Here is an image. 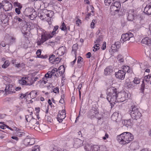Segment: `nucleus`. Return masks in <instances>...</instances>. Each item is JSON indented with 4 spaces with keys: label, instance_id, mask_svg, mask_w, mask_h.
<instances>
[{
    "label": "nucleus",
    "instance_id": "1",
    "mask_svg": "<svg viewBox=\"0 0 151 151\" xmlns=\"http://www.w3.org/2000/svg\"><path fill=\"white\" fill-rule=\"evenodd\" d=\"M107 99L111 105V107H113L117 101V90L116 88L111 86L108 88L107 92Z\"/></svg>",
    "mask_w": 151,
    "mask_h": 151
},
{
    "label": "nucleus",
    "instance_id": "2",
    "mask_svg": "<svg viewBox=\"0 0 151 151\" xmlns=\"http://www.w3.org/2000/svg\"><path fill=\"white\" fill-rule=\"evenodd\" d=\"M117 139L119 142H121V144L124 145L132 141L134 139V136L130 133L126 132L117 136Z\"/></svg>",
    "mask_w": 151,
    "mask_h": 151
},
{
    "label": "nucleus",
    "instance_id": "3",
    "mask_svg": "<svg viewBox=\"0 0 151 151\" xmlns=\"http://www.w3.org/2000/svg\"><path fill=\"white\" fill-rule=\"evenodd\" d=\"M129 112L133 119L137 120L139 119L142 116L139 109L136 106H132V108L129 111Z\"/></svg>",
    "mask_w": 151,
    "mask_h": 151
},
{
    "label": "nucleus",
    "instance_id": "4",
    "mask_svg": "<svg viewBox=\"0 0 151 151\" xmlns=\"http://www.w3.org/2000/svg\"><path fill=\"white\" fill-rule=\"evenodd\" d=\"M121 7L120 3L117 1H116L115 2H113L110 6V11L111 13H116V12H118L120 10Z\"/></svg>",
    "mask_w": 151,
    "mask_h": 151
},
{
    "label": "nucleus",
    "instance_id": "5",
    "mask_svg": "<svg viewBox=\"0 0 151 151\" xmlns=\"http://www.w3.org/2000/svg\"><path fill=\"white\" fill-rule=\"evenodd\" d=\"M118 102H122L128 99V94L125 92H119L117 91Z\"/></svg>",
    "mask_w": 151,
    "mask_h": 151
},
{
    "label": "nucleus",
    "instance_id": "6",
    "mask_svg": "<svg viewBox=\"0 0 151 151\" xmlns=\"http://www.w3.org/2000/svg\"><path fill=\"white\" fill-rule=\"evenodd\" d=\"M99 114L98 108L96 106H93L88 113V116L90 117H96V115Z\"/></svg>",
    "mask_w": 151,
    "mask_h": 151
},
{
    "label": "nucleus",
    "instance_id": "7",
    "mask_svg": "<svg viewBox=\"0 0 151 151\" xmlns=\"http://www.w3.org/2000/svg\"><path fill=\"white\" fill-rule=\"evenodd\" d=\"M151 77V76L150 75H148L147 76H145L144 77V80H143L142 81V83L141 85V88H140V91L142 93H143L145 89V84L144 82V81H145L146 82H147V83H149L150 81V78Z\"/></svg>",
    "mask_w": 151,
    "mask_h": 151
},
{
    "label": "nucleus",
    "instance_id": "8",
    "mask_svg": "<svg viewBox=\"0 0 151 151\" xmlns=\"http://www.w3.org/2000/svg\"><path fill=\"white\" fill-rule=\"evenodd\" d=\"M4 9L5 11H8L11 10L12 8V5L11 3L7 1H4L3 3Z\"/></svg>",
    "mask_w": 151,
    "mask_h": 151
},
{
    "label": "nucleus",
    "instance_id": "9",
    "mask_svg": "<svg viewBox=\"0 0 151 151\" xmlns=\"http://www.w3.org/2000/svg\"><path fill=\"white\" fill-rule=\"evenodd\" d=\"M14 90V88L12 85L10 84L6 85L5 91L6 93L11 94L15 93V91Z\"/></svg>",
    "mask_w": 151,
    "mask_h": 151
},
{
    "label": "nucleus",
    "instance_id": "10",
    "mask_svg": "<svg viewBox=\"0 0 151 151\" xmlns=\"http://www.w3.org/2000/svg\"><path fill=\"white\" fill-rule=\"evenodd\" d=\"M125 73L123 70H120L117 72L116 73L115 75L116 78L120 79H123L125 77Z\"/></svg>",
    "mask_w": 151,
    "mask_h": 151
},
{
    "label": "nucleus",
    "instance_id": "11",
    "mask_svg": "<svg viewBox=\"0 0 151 151\" xmlns=\"http://www.w3.org/2000/svg\"><path fill=\"white\" fill-rule=\"evenodd\" d=\"M52 37V36L50 34L44 33L41 35V40L42 42H44L48 39Z\"/></svg>",
    "mask_w": 151,
    "mask_h": 151
},
{
    "label": "nucleus",
    "instance_id": "12",
    "mask_svg": "<svg viewBox=\"0 0 151 151\" xmlns=\"http://www.w3.org/2000/svg\"><path fill=\"white\" fill-rule=\"evenodd\" d=\"M103 41V36L102 35L99 36L97 38L96 41H94V43L95 44L94 45L93 47H98L99 46L102 42Z\"/></svg>",
    "mask_w": 151,
    "mask_h": 151
},
{
    "label": "nucleus",
    "instance_id": "13",
    "mask_svg": "<svg viewBox=\"0 0 151 151\" xmlns=\"http://www.w3.org/2000/svg\"><path fill=\"white\" fill-rule=\"evenodd\" d=\"M134 17V11L133 9L130 10L128 13L127 19L129 21H132Z\"/></svg>",
    "mask_w": 151,
    "mask_h": 151
},
{
    "label": "nucleus",
    "instance_id": "14",
    "mask_svg": "<svg viewBox=\"0 0 151 151\" xmlns=\"http://www.w3.org/2000/svg\"><path fill=\"white\" fill-rule=\"evenodd\" d=\"M83 141L78 138H76L74 140V147L76 148H78L82 145Z\"/></svg>",
    "mask_w": 151,
    "mask_h": 151
},
{
    "label": "nucleus",
    "instance_id": "15",
    "mask_svg": "<svg viewBox=\"0 0 151 151\" xmlns=\"http://www.w3.org/2000/svg\"><path fill=\"white\" fill-rule=\"evenodd\" d=\"M123 124L127 127H131L133 125V120L132 119H129L128 120H125Z\"/></svg>",
    "mask_w": 151,
    "mask_h": 151
},
{
    "label": "nucleus",
    "instance_id": "16",
    "mask_svg": "<svg viewBox=\"0 0 151 151\" xmlns=\"http://www.w3.org/2000/svg\"><path fill=\"white\" fill-rule=\"evenodd\" d=\"M31 122L32 123H35V124H33L32 127H33L35 130L38 131H40V126L38 122L35 119H33L32 120Z\"/></svg>",
    "mask_w": 151,
    "mask_h": 151
},
{
    "label": "nucleus",
    "instance_id": "17",
    "mask_svg": "<svg viewBox=\"0 0 151 151\" xmlns=\"http://www.w3.org/2000/svg\"><path fill=\"white\" fill-rule=\"evenodd\" d=\"M65 49L64 47H60L58 49L55 51V52L56 53L58 57L61 56L64 54Z\"/></svg>",
    "mask_w": 151,
    "mask_h": 151
},
{
    "label": "nucleus",
    "instance_id": "18",
    "mask_svg": "<svg viewBox=\"0 0 151 151\" xmlns=\"http://www.w3.org/2000/svg\"><path fill=\"white\" fill-rule=\"evenodd\" d=\"M142 43L149 46H151V40L148 37H145L142 39Z\"/></svg>",
    "mask_w": 151,
    "mask_h": 151
},
{
    "label": "nucleus",
    "instance_id": "19",
    "mask_svg": "<svg viewBox=\"0 0 151 151\" xmlns=\"http://www.w3.org/2000/svg\"><path fill=\"white\" fill-rule=\"evenodd\" d=\"M144 12L147 15H151V5L149 4L146 5L145 8Z\"/></svg>",
    "mask_w": 151,
    "mask_h": 151
},
{
    "label": "nucleus",
    "instance_id": "20",
    "mask_svg": "<svg viewBox=\"0 0 151 151\" xmlns=\"http://www.w3.org/2000/svg\"><path fill=\"white\" fill-rule=\"evenodd\" d=\"M49 127L47 125L44 124H42L40 126V131L44 132H47L49 131Z\"/></svg>",
    "mask_w": 151,
    "mask_h": 151
},
{
    "label": "nucleus",
    "instance_id": "21",
    "mask_svg": "<svg viewBox=\"0 0 151 151\" xmlns=\"http://www.w3.org/2000/svg\"><path fill=\"white\" fill-rule=\"evenodd\" d=\"M129 36H128V33H126L123 34L122 35L121 38L120 39L121 42H123V43L127 40H129Z\"/></svg>",
    "mask_w": 151,
    "mask_h": 151
},
{
    "label": "nucleus",
    "instance_id": "22",
    "mask_svg": "<svg viewBox=\"0 0 151 151\" xmlns=\"http://www.w3.org/2000/svg\"><path fill=\"white\" fill-rule=\"evenodd\" d=\"M113 72V69L111 67L109 66L106 68L104 70V74L105 75H109Z\"/></svg>",
    "mask_w": 151,
    "mask_h": 151
},
{
    "label": "nucleus",
    "instance_id": "23",
    "mask_svg": "<svg viewBox=\"0 0 151 151\" xmlns=\"http://www.w3.org/2000/svg\"><path fill=\"white\" fill-rule=\"evenodd\" d=\"M66 117L65 114H61L60 112V114H58L57 116V120L59 123L61 122Z\"/></svg>",
    "mask_w": 151,
    "mask_h": 151
},
{
    "label": "nucleus",
    "instance_id": "24",
    "mask_svg": "<svg viewBox=\"0 0 151 151\" xmlns=\"http://www.w3.org/2000/svg\"><path fill=\"white\" fill-rule=\"evenodd\" d=\"M27 16H29L30 19L31 20H33L37 16L36 13L35 11H34V12L31 13V14H27Z\"/></svg>",
    "mask_w": 151,
    "mask_h": 151
},
{
    "label": "nucleus",
    "instance_id": "25",
    "mask_svg": "<svg viewBox=\"0 0 151 151\" xmlns=\"http://www.w3.org/2000/svg\"><path fill=\"white\" fill-rule=\"evenodd\" d=\"M78 66L79 68H81L83 63V59L82 57L80 56H78Z\"/></svg>",
    "mask_w": 151,
    "mask_h": 151
},
{
    "label": "nucleus",
    "instance_id": "26",
    "mask_svg": "<svg viewBox=\"0 0 151 151\" xmlns=\"http://www.w3.org/2000/svg\"><path fill=\"white\" fill-rule=\"evenodd\" d=\"M118 116V113L115 112L111 116V119L114 121L117 122Z\"/></svg>",
    "mask_w": 151,
    "mask_h": 151
},
{
    "label": "nucleus",
    "instance_id": "27",
    "mask_svg": "<svg viewBox=\"0 0 151 151\" xmlns=\"http://www.w3.org/2000/svg\"><path fill=\"white\" fill-rule=\"evenodd\" d=\"M92 145L88 144L84 145V148L86 151H91Z\"/></svg>",
    "mask_w": 151,
    "mask_h": 151
},
{
    "label": "nucleus",
    "instance_id": "28",
    "mask_svg": "<svg viewBox=\"0 0 151 151\" xmlns=\"http://www.w3.org/2000/svg\"><path fill=\"white\" fill-rule=\"evenodd\" d=\"M125 85L126 87H127L128 88H132L134 87L132 83L131 82H126Z\"/></svg>",
    "mask_w": 151,
    "mask_h": 151
},
{
    "label": "nucleus",
    "instance_id": "29",
    "mask_svg": "<svg viewBox=\"0 0 151 151\" xmlns=\"http://www.w3.org/2000/svg\"><path fill=\"white\" fill-rule=\"evenodd\" d=\"M58 28L59 26L58 25H56L54 27L53 31L50 34L52 36V37L56 34V32L58 29Z\"/></svg>",
    "mask_w": 151,
    "mask_h": 151
},
{
    "label": "nucleus",
    "instance_id": "30",
    "mask_svg": "<svg viewBox=\"0 0 151 151\" xmlns=\"http://www.w3.org/2000/svg\"><path fill=\"white\" fill-rule=\"evenodd\" d=\"M55 57V55L53 54L50 55L49 58V60L50 62L51 63H54V61Z\"/></svg>",
    "mask_w": 151,
    "mask_h": 151
},
{
    "label": "nucleus",
    "instance_id": "31",
    "mask_svg": "<svg viewBox=\"0 0 151 151\" xmlns=\"http://www.w3.org/2000/svg\"><path fill=\"white\" fill-rule=\"evenodd\" d=\"M100 150V147L98 145H92L91 151H98Z\"/></svg>",
    "mask_w": 151,
    "mask_h": 151
},
{
    "label": "nucleus",
    "instance_id": "32",
    "mask_svg": "<svg viewBox=\"0 0 151 151\" xmlns=\"http://www.w3.org/2000/svg\"><path fill=\"white\" fill-rule=\"evenodd\" d=\"M60 28L62 31H65L67 30V28L66 27L65 24L63 22L62 23L61 25L60 26Z\"/></svg>",
    "mask_w": 151,
    "mask_h": 151
},
{
    "label": "nucleus",
    "instance_id": "33",
    "mask_svg": "<svg viewBox=\"0 0 151 151\" xmlns=\"http://www.w3.org/2000/svg\"><path fill=\"white\" fill-rule=\"evenodd\" d=\"M37 94V92L35 91H32L29 94L30 96H32V97L31 96V98L32 99H33L35 97H36V95Z\"/></svg>",
    "mask_w": 151,
    "mask_h": 151
},
{
    "label": "nucleus",
    "instance_id": "34",
    "mask_svg": "<svg viewBox=\"0 0 151 151\" xmlns=\"http://www.w3.org/2000/svg\"><path fill=\"white\" fill-rule=\"evenodd\" d=\"M35 10L31 8H27L25 10V13L27 15V14H31V13H32Z\"/></svg>",
    "mask_w": 151,
    "mask_h": 151
},
{
    "label": "nucleus",
    "instance_id": "35",
    "mask_svg": "<svg viewBox=\"0 0 151 151\" xmlns=\"http://www.w3.org/2000/svg\"><path fill=\"white\" fill-rule=\"evenodd\" d=\"M48 151H60L58 150H57L56 148H55L54 146H50L49 149ZM63 151H68L66 150H64Z\"/></svg>",
    "mask_w": 151,
    "mask_h": 151
},
{
    "label": "nucleus",
    "instance_id": "36",
    "mask_svg": "<svg viewBox=\"0 0 151 151\" xmlns=\"http://www.w3.org/2000/svg\"><path fill=\"white\" fill-rule=\"evenodd\" d=\"M13 14L12 12L10 13H7L6 14V19H12V15Z\"/></svg>",
    "mask_w": 151,
    "mask_h": 151
},
{
    "label": "nucleus",
    "instance_id": "37",
    "mask_svg": "<svg viewBox=\"0 0 151 151\" xmlns=\"http://www.w3.org/2000/svg\"><path fill=\"white\" fill-rule=\"evenodd\" d=\"M9 65L8 60H6L2 66V67L4 68H6Z\"/></svg>",
    "mask_w": 151,
    "mask_h": 151
},
{
    "label": "nucleus",
    "instance_id": "38",
    "mask_svg": "<svg viewBox=\"0 0 151 151\" xmlns=\"http://www.w3.org/2000/svg\"><path fill=\"white\" fill-rule=\"evenodd\" d=\"M120 45V42L119 41H117L115 42L114 44L112 45L111 47H114V46H115L117 48H119Z\"/></svg>",
    "mask_w": 151,
    "mask_h": 151
},
{
    "label": "nucleus",
    "instance_id": "39",
    "mask_svg": "<svg viewBox=\"0 0 151 151\" xmlns=\"http://www.w3.org/2000/svg\"><path fill=\"white\" fill-rule=\"evenodd\" d=\"M14 6L15 7H17V8L22 9V5L18 2H15L14 3Z\"/></svg>",
    "mask_w": 151,
    "mask_h": 151
},
{
    "label": "nucleus",
    "instance_id": "40",
    "mask_svg": "<svg viewBox=\"0 0 151 151\" xmlns=\"http://www.w3.org/2000/svg\"><path fill=\"white\" fill-rule=\"evenodd\" d=\"M30 140L29 138H27L24 139L23 142V144L26 145H29Z\"/></svg>",
    "mask_w": 151,
    "mask_h": 151
},
{
    "label": "nucleus",
    "instance_id": "41",
    "mask_svg": "<svg viewBox=\"0 0 151 151\" xmlns=\"http://www.w3.org/2000/svg\"><path fill=\"white\" fill-rule=\"evenodd\" d=\"M122 69H123V71L125 72L129 73V67L128 66H124L122 67Z\"/></svg>",
    "mask_w": 151,
    "mask_h": 151
},
{
    "label": "nucleus",
    "instance_id": "42",
    "mask_svg": "<svg viewBox=\"0 0 151 151\" xmlns=\"http://www.w3.org/2000/svg\"><path fill=\"white\" fill-rule=\"evenodd\" d=\"M134 83L137 84L140 82V79L138 78H135L133 81Z\"/></svg>",
    "mask_w": 151,
    "mask_h": 151
},
{
    "label": "nucleus",
    "instance_id": "43",
    "mask_svg": "<svg viewBox=\"0 0 151 151\" xmlns=\"http://www.w3.org/2000/svg\"><path fill=\"white\" fill-rule=\"evenodd\" d=\"M56 57L55 59L54 63H58L60 62L61 59L57 55H56Z\"/></svg>",
    "mask_w": 151,
    "mask_h": 151
},
{
    "label": "nucleus",
    "instance_id": "44",
    "mask_svg": "<svg viewBox=\"0 0 151 151\" xmlns=\"http://www.w3.org/2000/svg\"><path fill=\"white\" fill-rule=\"evenodd\" d=\"M55 72H58V69L56 68H54L51 71H50V73L52 75H54V74L55 73Z\"/></svg>",
    "mask_w": 151,
    "mask_h": 151
},
{
    "label": "nucleus",
    "instance_id": "45",
    "mask_svg": "<svg viewBox=\"0 0 151 151\" xmlns=\"http://www.w3.org/2000/svg\"><path fill=\"white\" fill-rule=\"evenodd\" d=\"M52 75L51 73H50V71H49L46 74H45V76L46 78H51L52 77Z\"/></svg>",
    "mask_w": 151,
    "mask_h": 151
},
{
    "label": "nucleus",
    "instance_id": "46",
    "mask_svg": "<svg viewBox=\"0 0 151 151\" xmlns=\"http://www.w3.org/2000/svg\"><path fill=\"white\" fill-rule=\"evenodd\" d=\"M58 70H61V72H64L65 71L64 66L63 65H61L60 66L58 69Z\"/></svg>",
    "mask_w": 151,
    "mask_h": 151
},
{
    "label": "nucleus",
    "instance_id": "47",
    "mask_svg": "<svg viewBox=\"0 0 151 151\" xmlns=\"http://www.w3.org/2000/svg\"><path fill=\"white\" fill-rule=\"evenodd\" d=\"M29 140H30L29 145H32L35 143V139L33 138H29Z\"/></svg>",
    "mask_w": 151,
    "mask_h": 151
},
{
    "label": "nucleus",
    "instance_id": "48",
    "mask_svg": "<svg viewBox=\"0 0 151 151\" xmlns=\"http://www.w3.org/2000/svg\"><path fill=\"white\" fill-rule=\"evenodd\" d=\"M19 83L23 85H27L28 83L25 80H21L19 81Z\"/></svg>",
    "mask_w": 151,
    "mask_h": 151
},
{
    "label": "nucleus",
    "instance_id": "49",
    "mask_svg": "<svg viewBox=\"0 0 151 151\" xmlns=\"http://www.w3.org/2000/svg\"><path fill=\"white\" fill-rule=\"evenodd\" d=\"M41 53V50L40 49L38 50L36 52L37 57L38 58H40Z\"/></svg>",
    "mask_w": 151,
    "mask_h": 151
},
{
    "label": "nucleus",
    "instance_id": "50",
    "mask_svg": "<svg viewBox=\"0 0 151 151\" xmlns=\"http://www.w3.org/2000/svg\"><path fill=\"white\" fill-rule=\"evenodd\" d=\"M33 151H40L39 147L38 146H35L32 149Z\"/></svg>",
    "mask_w": 151,
    "mask_h": 151
},
{
    "label": "nucleus",
    "instance_id": "51",
    "mask_svg": "<svg viewBox=\"0 0 151 151\" xmlns=\"http://www.w3.org/2000/svg\"><path fill=\"white\" fill-rule=\"evenodd\" d=\"M17 134L18 136L19 137H21L22 136H24L25 134V133L24 132H17Z\"/></svg>",
    "mask_w": 151,
    "mask_h": 151
},
{
    "label": "nucleus",
    "instance_id": "52",
    "mask_svg": "<svg viewBox=\"0 0 151 151\" xmlns=\"http://www.w3.org/2000/svg\"><path fill=\"white\" fill-rule=\"evenodd\" d=\"M99 151H106V148L104 146H102L100 147V150H99Z\"/></svg>",
    "mask_w": 151,
    "mask_h": 151
},
{
    "label": "nucleus",
    "instance_id": "53",
    "mask_svg": "<svg viewBox=\"0 0 151 151\" xmlns=\"http://www.w3.org/2000/svg\"><path fill=\"white\" fill-rule=\"evenodd\" d=\"M104 2L106 5H109L112 3L110 0H105Z\"/></svg>",
    "mask_w": 151,
    "mask_h": 151
},
{
    "label": "nucleus",
    "instance_id": "54",
    "mask_svg": "<svg viewBox=\"0 0 151 151\" xmlns=\"http://www.w3.org/2000/svg\"><path fill=\"white\" fill-rule=\"evenodd\" d=\"M78 44H74L72 47L73 49L76 50L78 48Z\"/></svg>",
    "mask_w": 151,
    "mask_h": 151
},
{
    "label": "nucleus",
    "instance_id": "55",
    "mask_svg": "<svg viewBox=\"0 0 151 151\" xmlns=\"http://www.w3.org/2000/svg\"><path fill=\"white\" fill-rule=\"evenodd\" d=\"M46 119H47V120L48 122H51L52 121V119L50 116H46Z\"/></svg>",
    "mask_w": 151,
    "mask_h": 151
},
{
    "label": "nucleus",
    "instance_id": "56",
    "mask_svg": "<svg viewBox=\"0 0 151 151\" xmlns=\"http://www.w3.org/2000/svg\"><path fill=\"white\" fill-rule=\"evenodd\" d=\"M96 21L95 20L93 19L92 20V22H91V28H94L95 26V23L94 22Z\"/></svg>",
    "mask_w": 151,
    "mask_h": 151
},
{
    "label": "nucleus",
    "instance_id": "57",
    "mask_svg": "<svg viewBox=\"0 0 151 151\" xmlns=\"http://www.w3.org/2000/svg\"><path fill=\"white\" fill-rule=\"evenodd\" d=\"M19 9L18 8H16L15 9V11L18 14H20L21 12H20V9Z\"/></svg>",
    "mask_w": 151,
    "mask_h": 151
},
{
    "label": "nucleus",
    "instance_id": "58",
    "mask_svg": "<svg viewBox=\"0 0 151 151\" xmlns=\"http://www.w3.org/2000/svg\"><path fill=\"white\" fill-rule=\"evenodd\" d=\"M106 42H104L103 43V44L102 45V46L101 47V49L103 50H104L106 49Z\"/></svg>",
    "mask_w": 151,
    "mask_h": 151
},
{
    "label": "nucleus",
    "instance_id": "59",
    "mask_svg": "<svg viewBox=\"0 0 151 151\" xmlns=\"http://www.w3.org/2000/svg\"><path fill=\"white\" fill-rule=\"evenodd\" d=\"M47 78H46L45 76L44 77L42 78V82H44V84H46V83L48 81Z\"/></svg>",
    "mask_w": 151,
    "mask_h": 151
},
{
    "label": "nucleus",
    "instance_id": "60",
    "mask_svg": "<svg viewBox=\"0 0 151 151\" xmlns=\"http://www.w3.org/2000/svg\"><path fill=\"white\" fill-rule=\"evenodd\" d=\"M57 42L58 41H55L54 42L51 41H49V43L51 44H50V45L54 46L55 44H56L57 43Z\"/></svg>",
    "mask_w": 151,
    "mask_h": 151
},
{
    "label": "nucleus",
    "instance_id": "61",
    "mask_svg": "<svg viewBox=\"0 0 151 151\" xmlns=\"http://www.w3.org/2000/svg\"><path fill=\"white\" fill-rule=\"evenodd\" d=\"M128 34V36H129V38L130 39L131 38L133 37L134 35L131 32H129L127 33Z\"/></svg>",
    "mask_w": 151,
    "mask_h": 151
},
{
    "label": "nucleus",
    "instance_id": "62",
    "mask_svg": "<svg viewBox=\"0 0 151 151\" xmlns=\"http://www.w3.org/2000/svg\"><path fill=\"white\" fill-rule=\"evenodd\" d=\"M59 88L58 87H56L55 88L53 91V92L55 93H57V92L58 93L59 92Z\"/></svg>",
    "mask_w": 151,
    "mask_h": 151
},
{
    "label": "nucleus",
    "instance_id": "63",
    "mask_svg": "<svg viewBox=\"0 0 151 151\" xmlns=\"http://www.w3.org/2000/svg\"><path fill=\"white\" fill-rule=\"evenodd\" d=\"M109 135L107 133H105V137H103V139L104 140H105L106 139V138H109Z\"/></svg>",
    "mask_w": 151,
    "mask_h": 151
},
{
    "label": "nucleus",
    "instance_id": "64",
    "mask_svg": "<svg viewBox=\"0 0 151 151\" xmlns=\"http://www.w3.org/2000/svg\"><path fill=\"white\" fill-rule=\"evenodd\" d=\"M87 58H90L91 56V53L90 52H88L87 54Z\"/></svg>",
    "mask_w": 151,
    "mask_h": 151
}]
</instances>
